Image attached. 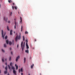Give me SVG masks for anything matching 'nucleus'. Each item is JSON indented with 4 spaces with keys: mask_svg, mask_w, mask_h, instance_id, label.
Here are the masks:
<instances>
[{
    "mask_svg": "<svg viewBox=\"0 0 75 75\" xmlns=\"http://www.w3.org/2000/svg\"><path fill=\"white\" fill-rule=\"evenodd\" d=\"M33 68V65H32L31 66V68Z\"/></svg>",
    "mask_w": 75,
    "mask_h": 75,
    "instance_id": "nucleus-30",
    "label": "nucleus"
},
{
    "mask_svg": "<svg viewBox=\"0 0 75 75\" xmlns=\"http://www.w3.org/2000/svg\"><path fill=\"white\" fill-rule=\"evenodd\" d=\"M15 67H16V69L17 70L18 69V66H17V64H15Z\"/></svg>",
    "mask_w": 75,
    "mask_h": 75,
    "instance_id": "nucleus-13",
    "label": "nucleus"
},
{
    "mask_svg": "<svg viewBox=\"0 0 75 75\" xmlns=\"http://www.w3.org/2000/svg\"><path fill=\"white\" fill-rule=\"evenodd\" d=\"M8 66L9 69H11V67H10V65H8Z\"/></svg>",
    "mask_w": 75,
    "mask_h": 75,
    "instance_id": "nucleus-20",
    "label": "nucleus"
},
{
    "mask_svg": "<svg viewBox=\"0 0 75 75\" xmlns=\"http://www.w3.org/2000/svg\"><path fill=\"white\" fill-rule=\"evenodd\" d=\"M28 75H30V74H28Z\"/></svg>",
    "mask_w": 75,
    "mask_h": 75,
    "instance_id": "nucleus-50",
    "label": "nucleus"
},
{
    "mask_svg": "<svg viewBox=\"0 0 75 75\" xmlns=\"http://www.w3.org/2000/svg\"><path fill=\"white\" fill-rule=\"evenodd\" d=\"M7 39V36H6L5 37V39Z\"/></svg>",
    "mask_w": 75,
    "mask_h": 75,
    "instance_id": "nucleus-28",
    "label": "nucleus"
},
{
    "mask_svg": "<svg viewBox=\"0 0 75 75\" xmlns=\"http://www.w3.org/2000/svg\"><path fill=\"white\" fill-rule=\"evenodd\" d=\"M23 75V73H21V75Z\"/></svg>",
    "mask_w": 75,
    "mask_h": 75,
    "instance_id": "nucleus-44",
    "label": "nucleus"
},
{
    "mask_svg": "<svg viewBox=\"0 0 75 75\" xmlns=\"http://www.w3.org/2000/svg\"><path fill=\"white\" fill-rule=\"evenodd\" d=\"M6 44H8V40H6Z\"/></svg>",
    "mask_w": 75,
    "mask_h": 75,
    "instance_id": "nucleus-19",
    "label": "nucleus"
},
{
    "mask_svg": "<svg viewBox=\"0 0 75 75\" xmlns=\"http://www.w3.org/2000/svg\"><path fill=\"white\" fill-rule=\"evenodd\" d=\"M10 1H11V2H12V1H11V0H10Z\"/></svg>",
    "mask_w": 75,
    "mask_h": 75,
    "instance_id": "nucleus-48",
    "label": "nucleus"
},
{
    "mask_svg": "<svg viewBox=\"0 0 75 75\" xmlns=\"http://www.w3.org/2000/svg\"><path fill=\"white\" fill-rule=\"evenodd\" d=\"M17 48H18V45H17Z\"/></svg>",
    "mask_w": 75,
    "mask_h": 75,
    "instance_id": "nucleus-45",
    "label": "nucleus"
},
{
    "mask_svg": "<svg viewBox=\"0 0 75 75\" xmlns=\"http://www.w3.org/2000/svg\"><path fill=\"white\" fill-rule=\"evenodd\" d=\"M10 65L11 66V67H12L13 66V63L12 62H11L10 63Z\"/></svg>",
    "mask_w": 75,
    "mask_h": 75,
    "instance_id": "nucleus-16",
    "label": "nucleus"
},
{
    "mask_svg": "<svg viewBox=\"0 0 75 75\" xmlns=\"http://www.w3.org/2000/svg\"><path fill=\"white\" fill-rule=\"evenodd\" d=\"M4 47H6V44H4Z\"/></svg>",
    "mask_w": 75,
    "mask_h": 75,
    "instance_id": "nucleus-29",
    "label": "nucleus"
},
{
    "mask_svg": "<svg viewBox=\"0 0 75 75\" xmlns=\"http://www.w3.org/2000/svg\"><path fill=\"white\" fill-rule=\"evenodd\" d=\"M1 7V5H0V8Z\"/></svg>",
    "mask_w": 75,
    "mask_h": 75,
    "instance_id": "nucleus-49",
    "label": "nucleus"
},
{
    "mask_svg": "<svg viewBox=\"0 0 75 75\" xmlns=\"http://www.w3.org/2000/svg\"><path fill=\"white\" fill-rule=\"evenodd\" d=\"M9 60L10 61H11V57L10 56V57L9 58Z\"/></svg>",
    "mask_w": 75,
    "mask_h": 75,
    "instance_id": "nucleus-21",
    "label": "nucleus"
},
{
    "mask_svg": "<svg viewBox=\"0 0 75 75\" xmlns=\"http://www.w3.org/2000/svg\"><path fill=\"white\" fill-rule=\"evenodd\" d=\"M21 71V72H23V68H21V69H19V73H20Z\"/></svg>",
    "mask_w": 75,
    "mask_h": 75,
    "instance_id": "nucleus-6",
    "label": "nucleus"
},
{
    "mask_svg": "<svg viewBox=\"0 0 75 75\" xmlns=\"http://www.w3.org/2000/svg\"><path fill=\"white\" fill-rule=\"evenodd\" d=\"M8 2L9 3H11V1H10V0H8Z\"/></svg>",
    "mask_w": 75,
    "mask_h": 75,
    "instance_id": "nucleus-36",
    "label": "nucleus"
},
{
    "mask_svg": "<svg viewBox=\"0 0 75 75\" xmlns=\"http://www.w3.org/2000/svg\"><path fill=\"white\" fill-rule=\"evenodd\" d=\"M7 71L6 70L4 71V74H7Z\"/></svg>",
    "mask_w": 75,
    "mask_h": 75,
    "instance_id": "nucleus-17",
    "label": "nucleus"
},
{
    "mask_svg": "<svg viewBox=\"0 0 75 75\" xmlns=\"http://www.w3.org/2000/svg\"><path fill=\"white\" fill-rule=\"evenodd\" d=\"M12 9H13V10H14V6H12Z\"/></svg>",
    "mask_w": 75,
    "mask_h": 75,
    "instance_id": "nucleus-33",
    "label": "nucleus"
},
{
    "mask_svg": "<svg viewBox=\"0 0 75 75\" xmlns=\"http://www.w3.org/2000/svg\"><path fill=\"white\" fill-rule=\"evenodd\" d=\"M20 58V56H18L16 58V62H17L18 61V60Z\"/></svg>",
    "mask_w": 75,
    "mask_h": 75,
    "instance_id": "nucleus-4",
    "label": "nucleus"
},
{
    "mask_svg": "<svg viewBox=\"0 0 75 75\" xmlns=\"http://www.w3.org/2000/svg\"><path fill=\"white\" fill-rule=\"evenodd\" d=\"M4 31H3V30H1V34H2V37L3 38V39L4 38V36H5V35H6V33H4Z\"/></svg>",
    "mask_w": 75,
    "mask_h": 75,
    "instance_id": "nucleus-2",
    "label": "nucleus"
},
{
    "mask_svg": "<svg viewBox=\"0 0 75 75\" xmlns=\"http://www.w3.org/2000/svg\"><path fill=\"white\" fill-rule=\"evenodd\" d=\"M7 30H8V31H10V29H9L8 26H7Z\"/></svg>",
    "mask_w": 75,
    "mask_h": 75,
    "instance_id": "nucleus-23",
    "label": "nucleus"
},
{
    "mask_svg": "<svg viewBox=\"0 0 75 75\" xmlns=\"http://www.w3.org/2000/svg\"><path fill=\"white\" fill-rule=\"evenodd\" d=\"M20 19L21 21L20 22V23L21 24H22V18H21V17H20Z\"/></svg>",
    "mask_w": 75,
    "mask_h": 75,
    "instance_id": "nucleus-10",
    "label": "nucleus"
},
{
    "mask_svg": "<svg viewBox=\"0 0 75 75\" xmlns=\"http://www.w3.org/2000/svg\"><path fill=\"white\" fill-rule=\"evenodd\" d=\"M4 20L5 21H7V17H4L3 18Z\"/></svg>",
    "mask_w": 75,
    "mask_h": 75,
    "instance_id": "nucleus-5",
    "label": "nucleus"
},
{
    "mask_svg": "<svg viewBox=\"0 0 75 75\" xmlns=\"http://www.w3.org/2000/svg\"><path fill=\"white\" fill-rule=\"evenodd\" d=\"M2 62H4V59H2Z\"/></svg>",
    "mask_w": 75,
    "mask_h": 75,
    "instance_id": "nucleus-34",
    "label": "nucleus"
},
{
    "mask_svg": "<svg viewBox=\"0 0 75 75\" xmlns=\"http://www.w3.org/2000/svg\"><path fill=\"white\" fill-rule=\"evenodd\" d=\"M33 66H34V64H33Z\"/></svg>",
    "mask_w": 75,
    "mask_h": 75,
    "instance_id": "nucleus-53",
    "label": "nucleus"
},
{
    "mask_svg": "<svg viewBox=\"0 0 75 75\" xmlns=\"http://www.w3.org/2000/svg\"><path fill=\"white\" fill-rule=\"evenodd\" d=\"M11 54H12V55H13V52H11Z\"/></svg>",
    "mask_w": 75,
    "mask_h": 75,
    "instance_id": "nucleus-41",
    "label": "nucleus"
},
{
    "mask_svg": "<svg viewBox=\"0 0 75 75\" xmlns=\"http://www.w3.org/2000/svg\"><path fill=\"white\" fill-rule=\"evenodd\" d=\"M15 25L14 26V28L15 29H16V25L17 24V22H16V21H15Z\"/></svg>",
    "mask_w": 75,
    "mask_h": 75,
    "instance_id": "nucleus-7",
    "label": "nucleus"
},
{
    "mask_svg": "<svg viewBox=\"0 0 75 75\" xmlns=\"http://www.w3.org/2000/svg\"><path fill=\"white\" fill-rule=\"evenodd\" d=\"M5 69L6 70V71H7V67L6 66V67H5Z\"/></svg>",
    "mask_w": 75,
    "mask_h": 75,
    "instance_id": "nucleus-27",
    "label": "nucleus"
},
{
    "mask_svg": "<svg viewBox=\"0 0 75 75\" xmlns=\"http://www.w3.org/2000/svg\"><path fill=\"white\" fill-rule=\"evenodd\" d=\"M8 23H10V21H9L8 22Z\"/></svg>",
    "mask_w": 75,
    "mask_h": 75,
    "instance_id": "nucleus-40",
    "label": "nucleus"
},
{
    "mask_svg": "<svg viewBox=\"0 0 75 75\" xmlns=\"http://www.w3.org/2000/svg\"><path fill=\"white\" fill-rule=\"evenodd\" d=\"M12 44L13 45H14V40H13L12 41Z\"/></svg>",
    "mask_w": 75,
    "mask_h": 75,
    "instance_id": "nucleus-15",
    "label": "nucleus"
},
{
    "mask_svg": "<svg viewBox=\"0 0 75 75\" xmlns=\"http://www.w3.org/2000/svg\"><path fill=\"white\" fill-rule=\"evenodd\" d=\"M20 38H21V33H20V35L18 36V35H17L15 38V41L17 42V40L20 39Z\"/></svg>",
    "mask_w": 75,
    "mask_h": 75,
    "instance_id": "nucleus-1",
    "label": "nucleus"
},
{
    "mask_svg": "<svg viewBox=\"0 0 75 75\" xmlns=\"http://www.w3.org/2000/svg\"><path fill=\"white\" fill-rule=\"evenodd\" d=\"M10 50H12V48L11 47H10Z\"/></svg>",
    "mask_w": 75,
    "mask_h": 75,
    "instance_id": "nucleus-42",
    "label": "nucleus"
},
{
    "mask_svg": "<svg viewBox=\"0 0 75 75\" xmlns=\"http://www.w3.org/2000/svg\"><path fill=\"white\" fill-rule=\"evenodd\" d=\"M25 52L26 53H27V54H28V53H29L28 50H28H25Z\"/></svg>",
    "mask_w": 75,
    "mask_h": 75,
    "instance_id": "nucleus-11",
    "label": "nucleus"
},
{
    "mask_svg": "<svg viewBox=\"0 0 75 75\" xmlns=\"http://www.w3.org/2000/svg\"><path fill=\"white\" fill-rule=\"evenodd\" d=\"M14 33H15V32H14Z\"/></svg>",
    "mask_w": 75,
    "mask_h": 75,
    "instance_id": "nucleus-51",
    "label": "nucleus"
},
{
    "mask_svg": "<svg viewBox=\"0 0 75 75\" xmlns=\"http://www.w3.org/2000/svg\"><path fill=\"white\" fill-rule=\"evenodd\" d=\"M1 73V70H0V74Z\"/></svg>",
    "mask_w": 75,
    "mask_h": 75,
    "instance_id": "nucleus-47",
    "label": "nucleus"
},
{
    "mask_svg": "<svg viewBox=\"0 0 75 75\" xmlns=\"http://www.w3.org/2000/svg\"><path fill=\"white\" fill-rule=\"evenodd\" d=\"M25 59H26L24 57V63H25Z\"/></svg>",
    "mask_w": 75,
    "mask_h": 75,
    "instance_id": "nucleus-25",
    "label": "nucleus"
},
{
    "mask_svg": "<svg viewBox=\"0 0 75 75\" xmlns=\"http://www.w3.org/2000/svg\"><path fill=\"white\" fill-rule=\"evenodd\" d=\"M2 51L3 52H5V51H4V50H3V49H2Z\"/></svg>",
    "mask_w": 75,
    "mask_h": 75,
    "instance_id": "nucleus-26",
    "label": "nucleus"
},
{
    "mask_svg": "<svg viewBox=\"0 0 75 75\" xmlns=\"http://www.w3.org/2000/svg\"><path fill=\"white\" fill-rule=\"evenodd\" d=\"M15 7V9H16V10H17V7H16V6H15V7Z\"/></svg>",
    "mask_w": 75,
    "mask_h": 75,
    "instance_id": "nucleus-31",
    "label": "nucleus"
},
{
    "mask_svg": "<svg viewBox=\"0 0 75 75\" xmlns=\"http://www.w3.org/2000/svg\"><path fill=\"white\" fill-rule=\"evenodd\" d=\"M12 12H11V14H10V15L11 16V14H12Z\"/></svg>",
    "mask_w": 75,
    "mask_h": 75,
    "instance_id": "nucleus-37",
    "label": "nucleus"
},
{
    "mask_svg": "<svg viewBox=\"0 0 75 75\" xmlns=\"http://www.w3.org/2000/svg\"><path fill=\"white\" fill-rule=\"evenodd\" d=\"M23 42H22L21 43V47L22 48V51H23V50H24V47H25V44H24L23 45Z\"/></svg>",
    "mask_w": 75,
    "mask_h": 75,
    "instance_id": "nucleus-3",
    "label": "nucleus"
},
{
    "mask_svg": "<svg viewBox=\"0 0 75 75\" xmlns=\"http://www.w3.org/2000/svg\"><path fill=\"white\" fill-rule=\"evenodd\" d=\"M23 41H24V40H25V39L24 36H23Z\"/></svg>",
    "mask_w": 75,
    "mask_h": 75,
    "instance_id": "nucleus-24",
    "label": "nucleus"
},
{
    "mask_svg": "<svg viewBox=\"0 0 75 75\" xmlns=\"http://www.w3.org/2000/svg\"><path fill=\"white\" fill-rule=\"evenodd\" d=\"M21 31H23V26H22L21 27Z\"/></svg>",
    "mask_w": 75,
    "mask_h": 75,
    "instance_id": "nucleus-22",
    "label": "nucleus"
},
{
    "mask_svg": "<svg viewBox=\"0 0 75 75\" xmlns=\"http://www.w3.org/2000/svg\"><path fill=\"white\" fill-rule=\"evenodd\" d=\"M5 64L6 65L7 67V63H5Z\"/></svg>",
    "mask_w": 75,
    "mask_h": 75,
    "instance_id": "nucleus-39",
    "label": "nucleus"
},
{
    "mask_svg": "<svg viewBox=\"0 0 75 75\" xmlns=\"http://www.w3.org/2000/svg\"><path fill=\"white\" fill-rule=\"evenodd\" d=\"M26 42L27 43V42H28V40H26Z\"/></svg>",
    "mask_w": 75,
    "mask_h": 75,
    "instance_id": "nucleus-35",
    "label": "nucleus"
},
{
    "mask_svg": "<svg viewBox=\"0 0 75 75\" xmlns=\"http://www.w3.org/2000/svg\"><path fill=\"white\" fill-rule=\"evenodd\" d=\"M13 72L15 75H16V71H15V70H14L13 71Z\"/></svg>",
    "mask_w": 75,
    "mask_h": 75,
    "instance_id": "nucleus-9",
    "label": "nucleus"
},
{
    "mask_svg": "<svg viewBox=\"0 0 75 75\" xmlns=\"http://www.w3.org/2000/svg\"><path fill=\"white\" fill-rule=\"evenodd\" d=\"M34 40H35V42H36V41H37V40H36V39H34Z\"/></svg>",
    "mask_w": 75,
    "mask_h": 75,
    "instance_id": "nucleus-38",
    "label": "nucleus"
},
{
    "mask_svg": "<svg viewBox=\"0 0 75 75\" xmlns=\"http://www.w3.org/2000/svg\"><path fill=\"white\" fill-rule=\"evenodd\" d=\"M13 5H14V3H13Z\"/></svg>",
    "mask_w": 75,
    "mask_h": 75,
    "instance_id": "nucleus-46",
    "label": "nucleus"
},
{
    "mask_svg": "<svg viewBox=\"0 0 75 75\" xmlns=\"http://www.w3.org/2000/svg\"><path fill=\"white\" fill-rule=\"evenodd\" d=\"M9 45H11V44H12V42H11V41H9Z\"/></svg>",
    "mask_w": 75,
    "mask_h": 75,
    "instance_id": "nucleus-14",
    "label": "nucleus"
},
{
    "mask_svg": "<svg viewBox=\"0 0 75 75\" xmlns=\"http://www.w3.org/2000/svg\"><path fill=\"white\" fill-rule=\"evenodd\" d=\"M14 20H16V19H14Z\"/></svg>",
    "mask_w": 75,
    "mask_h": 75,
    "instance_id": "nucleus-52",
    "label": "nucleus"
},
{
    "mask_svg": "<svg viewBox=\"0 0 75 75\" xmlns=\"http://www.w3.org/2000/svg\"><path fill=\"white\" fill-rule=\"evenodd\" d=\"M7 59H6V58L5 59V61H7Z\"/></svg>",
    "mask_w": 75,
    "mask_h": 75,
    "instance_id": "nucleus-43",
    "label": "nucleus"
},
{
    "mask_svg": "<svg viewBox=\"0 0 75 75\" xmlns=\"http://www.w3.org/2000/svg\"><path fill=\"white\" fill-rule=\"evenodd\" d=\"M12 67V69H13V70H15V69H14V67L13 66H11Z\"/></svg>",
    "mask_w": 75,
    "mask_h": 75,
    "instance_id": "nucleus-18",
    "label": "nucleus"
},
{
    "mask_svg": "<svg viewBox=\"0 0 75 75\" xmlns=\"http://www.w3.org/2000/svg\"><path fill=\"white\" fill-rule=\"evenodd\" d=\"M26 45L27 49H28V48H29V47H28V44H27V42H26Z\"/></svg>",
    "mask_w": 75,
    "mask_h": 75,
    "instance_id": "nucleus-8",
    "label": "nucleus"
},
{
    "mask_svg": "<svg viewBox=\"0 0 75 75\" xmlns=\"http://www.w3.org/2000/svg\"><path fill=\"white\" fill-rule=\"evenodd\" d=\"M25 34H28V32H27V31H25Z\"/></svg>",
    "mask_w": 75,
    "mask_h": 75,
    "instance_id": "nucleus-32",
    "label": "nucleus"
},
{
    "mask_svg": "<svg viewBox=\"0 0 75 75\" xmlns=\"http://www.w3.org/2000/svg\"><path fill=\"white\" fill-rule=\"evenodd\" d=\"M12 32H13V30H11L10 31V35H12L13 34L12 33Z\"/></svg>",
    "mask_w": 75,
    "mask_h": 75,
    "instance_id": "nucleus-12",
    "label": "nucleus"
}]
</instances>
